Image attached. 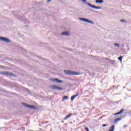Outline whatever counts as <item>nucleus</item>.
<instances>
[{
    "label": "nucleus",
    "instance_id": "1",
    "mask_svg": "<svg viewBox=\"0 0 131 131\" xmlns=\"http://www.w3.org/2000/svg\"><path fill=\"white\" fill-rule=\"evenodd\" d=\"M63 72H64L66 74L70 75H79L80 74L79 73H77L75 71H70L68 70H64Z\"/></svg>",
    "mask_w": 131,
    "mask_h": 131
},
{
    "label": "nucleus",
    "instance_id": "2",
    "mask_svg": "<svg viewBox=\"0 0 131 131\" xmlns=\"http://www.w3.org/2000/svg\"><path fill=\"white\" fill-rule=\"evenodd\" d=\"M0 74L2 75H8V76L15 77V75L11 72H0Z\"/></svg>",
    "mask_w": 131,
    "mask_h": 131
},
{
    "label": "nucleus",
    "instance_id": "3",
    "mask_svg": "<svg viewBox=\"0 0 131 131\" xmlns=\"http://www.w3.org/2000/svg\"><path fill=\"white\" fill-rule=\"evenodd\" d=\"M79 19L80 20V21H83V22H86V23H90V24H95L94 22H93L92 20H90L88 19L80 17Z\"/></svg>",
    "mask_w": 131,
    "mask_h": 131
},
{
    "label": "nucleus",
    "instance_id": "4",
    "mask_svg": "<svg viewBox=\"0 0 131 131\" xmlns=\"http://www.w3.org/2000/svg\"><path fill=\"white\" fill-rule=\"evenodd\" d=\"M22 105H23V106H24L26 108H30L31 109H34V110L36 109V107H35V106L29 105L26 103H22Z\"/></svg>",
    "mask_w": 131,
    "mask_h": 131
},
{
    "label": "nucleus",
    "instance_id": "5",
    "mask_svg": "<svg viewBox=\"0 0 131 131\" xmlns=\"http://www.w3.org/2000/svg\"><path fill=\"white\" fill-rule=\"evenodd\" d=\"M51 89L52 90H57V91H63V88L57 85H52L50 86Z\"/></svg>",
    "mask_w": 131,
    "mask_h": 131
},
{
    "label": "nucleus",
    "instance_id": "6",
    "mask_svg": "<svg viewBox=\"0 0 131 131\" xmlns=\"http://www.w3.org/2000/svg\"><path fill=\"white\" fill-rule=\"evenodd\" d=\"M50 80L52 82H57L58 83H62V82H63V81L62 80H59L57 78H51L50 79Z\"/></svg>",
    "mask_w": 131,
    "mask_h": 131
},
{
    "label": "nucleus",
    "instance_id": "7",
    "mask_svg": "<svg viewBox=\"0 0 131 131\" xmlns=\"http://www.w3.org/2000/svg\"><path fill=\"white\" fill-rule=\"evenodd\" d=\"M0 39H1V40H2L3 41H5V42H12V41H11V40L7 38H6V37L0 36Z\"/></svg>",
    "mask_w": 131,
    "mask_h": 131
},
{
    "label": "nucleus",
    "instance_id": "8",
    "mask_svg": "<svg viewBox=\"0 0 131 131\" xmlns=\"http://www.w3.org/2000/svg\"><path fill=\"white\" fill-rule=\"evenodd\" d=\"M87 5L89 6V7H91V8H93V9H102V7L100 6H96L95 5H92L91 3H87Z\"/></svg>",
    "mask_w": 131,
    "mask_h": 131
},
{
    "label": "nucleus",
    "instance_id": "9",
    "mask_svg": "<svg viewBox=\"0 0 131 131\" xmlns=\"http://www.w3.org/2000/svg\"><path fill=\"white\" fill-rule=\"evenodd\" d=\"M95 3H96V4H103L104 3V1H103V0H96Z\"/></svg>",
    "mask_w": 131,
    "mask_h": 131
},
{
    "label": "nucleus",
    "instance_id": "10",
    "mask_svg": "<svg viewBox=\"0 0 131 131\" xmlns=\"http://www.w3.org/2000/svg\"><path fill=\"white\" fill-rule=\"evenodd\" d=\"M78 95H79V94H76L75 95L72 96L71 98V101H73V100H74V98H76V97H77V96H78Z\"/></svg>",
    "mask_w": 131,
    "mask_h": 131
},
{
    "label": "nucleus",
    "instance_id": "11",
    "mask_svg": "<svg viewBox=\"0 0 131 131\" xmlns=\"http://www.w3.org/2000/svg\"><path fill=\"white\" fill-rule=\"evenodd\" d=\"M72 116V114H70L64 119V120H66V119H68V118H70Z\"/></svg>",
    "mask_w": 131,
    "mask_h": 131
},
{
    "label": "nucleus",
    "instance_id": "12",
    "mask_svg": "<svg viewBox=\"0 0 131 131\" xmlns=\"http://www.w3.org/2000/svg\"><path fill=\"white\" fill-rule=\"evenodd\" d=\"M61 35H66L67 36H68V35H69V33H68V32H64L61 33Z\"/></svg>",
    "mask_w": 131,
    "mask_h": 131
},
{
    "label": "nucleus",
    "instance_id": "13",
    "mask_svg": "<svg viewBox=\"0 0 131 131\" xmlns=\"http://www.w3.org/2000/svg\"><path fill=\"white\" fill-rule=\"evenodd\" d=\"M122 118L120 117L117 118L115 120V123H117L118 121H119L120 120H121Z\"/></svg>",
    "mask_w": 131,
    "mask_h": 131
},
{
    "label": "nucleus",
    "instance_id": "14",
    "mask_svg": "<svg viewBox=\"0 0 131 131\" xmlns=\"http://www.w3.org/2000/svg\"><path fill=\"white\" fill-rule=\"evenodd\" d=\"M109 131H114V125H112L110 127Z\"/></svg>",
    "mask_w": 131,
    "mask_h": 131
},
{
    "label": "nucleus",
    "instance_id": "15",
    "mask_svg": "<svg viewBox=\"0 0 131 131\" xmlns=\"http://www.w3.org/2000/svg\"><path fill=\"white\" fill-rule=\"evenodd\" d=\"M122 58H123V56H120L118 58V60L120 61V62H122Z\"/></svg>",
    "mask_w": 131,
    "mask_h": 131
},
{
    "label": "nucleus",
    "instance_id": "16",
    "mask_svg": "<svg viewBox=\"0 0 131 131\" xmlns=\"http://www.w3.org/2000/svg\"><path fill=\"white\" fill-rule=\"evenodd\" d=\"M19 11H14L13 12V14L14 15V16H17V14H18Z\"/></svg>",
    "mask_w": 131,
    "mask_h": 131
},
{
    "label": "nucleus",
    "instance_id": "17",
    "mask_svg": "<svg viewBox=\"0 0 131 131\" xmlns=\"http://www.w3.org/2000/svg\"><path fill=\"white\" fill-rule=\"evenodd\" d=\"M69 99V97L67 96H65L63 97V100H68Z\"/></svg>",
    "mask_w": 131,
    "mask_h": 131
},
{
    "label": "nucleus",
    "instance_id": "18",
    "mask_svg": "<svg viewBox=\"0 0 131 131\" xmlns=\"http://www.w3.org/2000/svg\"><path fill=\"white\" fill-rule=\"evenodd\" d=\"M114 45H115V47H118V48H119V44L114 43Z\"/></svg>",
    "mask_w": 131,
    "mask_h": 131
},
{
    "label": "nucleus",
    "instance_id": "19",
    "mask_svg": "<svg viewBox=\"0 0 131 131\" xmlns=\"http://www.w3.org/2000/svg\"><path fill=\"white\" fill-rule=\"evenodd\" d=\"M120 21L121 22H123V23H126V21L124 19H121Z\"/></svg>",
    "mask_w": 131,
    "mask_h": 131
},
{
    "label": "nucleus",
    "instance_id": "20",
    "mask_svg": "<svg viewBox=\"0 0 131 131\" xmlns=\"http://www.w3.org/2000/svg\"><path fill=\"white\" fill-rule=\"evenodd\" d=\"M124 111V109L123 108H122L120 111L119 112H120V114H121V113H122V112H123Z\"/></svg>",
    "mask_w": 131,
    "mask_h": 131
},
{
    "label": "nucleus",
    "instance_id": "21",
    "mask_svg": "<svg viewBox=\"0 0 131 131\" xmlns=\"http://www.w3.org/2000/svg\"><path fill=\"white\" fill-rule=\"evenodd\" d=\"M83 3L88 5V3H86V0H81Z\"/></svg>",
    "mask_w": 131,
    "mask_h": 131
},
{
    "label": "nucleus",
    "instance_id": "22",
    "mask_svg": "<svg viewBox=\"0 0 131 131\" xmlns=\"http://www.w3.org/2000/svg\"><path fill=\"white\" fill-rule=\"evenodd\" d=\"M119 114H121L119 112L116 114H115V115L116 116V115H119Z\"/></svg>",
    "mask_w": 131,
    "mask_h": 131
},
{
    "label": "nucleus",
    "instance_id": "23",
    "mask_svg": "<svg viewBox=\"0 0 131 131\" xmlns=\"http://www.w3.org/2000/svg\"><path fill=\"white\" fill-rule=\"evenodd\" d=\"M105 126H108V125L105 124L102 125V127H105Z\"/></svg>",
    "mask_w": 131,
    "mask_h": 131
},
{
    "label": "nucleus",
    "instance_id": "24",
    "mask_svg": "<svg viewBox=\"0 0 131 131\" xmlns=\"http://www.w3.org/2000/svg\"><path fill=\"white\" fill-rule=\"evenodd\" d=\"M110 61V63H111V64H113V62H114V61H112V60H109Z\"/></svg>",
    "mask_w": 131,
    "mask_h": 131
},
{
    "label": "nucleus",
    "instance_id": "25",
    "mask_svg": "<svg viewBox=\"0 0 131 131\" xmlns=\"http://www.w3.org/2000/svg\"><path fill=\"white\" fill-rule=\"evenodd\" d=\"M84 129H85V130H86V131H90V130H89V128H88V127H85L84 128Z\"/></svg>",
    "mask_w": 131,
    "mask_h": 131
},
{
    "label": "nucleus",
    "instance_id": "26",
    "mask_svg": "<svg viewBox=\"0 0 131 131\" xmlns=\"http://www.w3.org/2000/svg\"><path fill=\"white\" fill-rule=\"evenodd\" d=\"M105 59L106 60V61H110L109 58H105Z\"/></svg>",
    "mask_w": 131,
    "mask_h": 131
},
{
    "label": "nucleus",
    "instance_id": "27",
    "mask_svg": "<svg viewBox=\"0 0 131 131\" xmlns=\"http://www.w3.org/2000/svg\"><path fill=\"white\" fill-rule=\"evenodd\" d=\"M52 0H48L47 3H49V2H51Z\"/></svg>",
    "mask_w": 131,
    "mask_h": 131
},
{
    "label": "nucleus",
    "instance_id": "28",
    "mask_svg": "<svg viewBox=\"0 0 131 131\" xmlns=\"http://www.w3.org/2000/svg\"><path fill=\"white\" fill-rule=\"evenodd\" d=\"M126 126H127V125H124L123 127H126Z\"/></svg>",
    "mask_w": 131,
    "mask_h": 131
},
{
    "label": "nucleus",
    "instance_id": "29",
    "mask_svg": "<svg viewBox=\"0 0 131 131\" xmlns=\"http://www.w3.org/2000/svg\"><path fill=\"white\" fill-rule=\"evenodd\" d=\"M94 13H99L98 11H94Z\"/></svg>",
    "mask_w": 131,
    "mask_h": 131
},
{
    "label": "nucleus",
    "instance_id": "30",
    "mask_svg": "<svg viewBox=\"0 0 131 131\" xmlns=\"http://www.w3.org/2000/svg\"><path fill=\"white\" fill-rule=\"evenodd\" d=\"M123 89H125V86H124V87H123Z\"/></svg>",
    "mask_w": 131,
    "mask_h": 131
}]
</instances>
